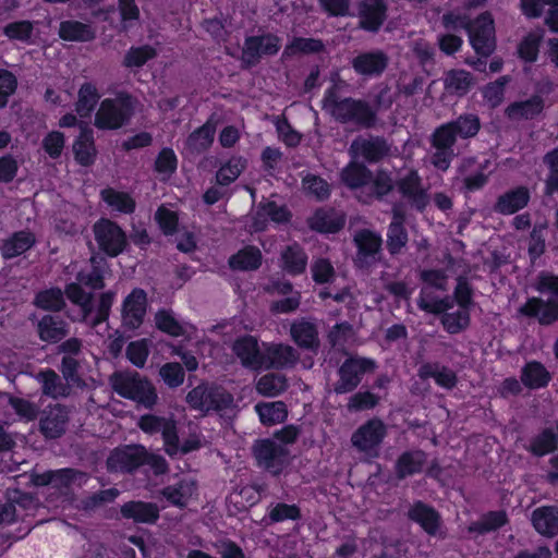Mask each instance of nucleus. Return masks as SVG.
<instances>
[{"label": "nucleus", "instance_id": "f704fd0d", "mask_svg": "<svg viewBox=\"0 0 558 558\" xmlns=\"http://www.w3.org/2000/svg\"><path fill=\"white\" fill-rule=\"evenodd\" d=\"M345 222L343 214L335 209H318L310 219L312 229L319 232L335 233L339 231Z\"/></svg>", "mask_w": 558, "mask_h": 558}, {"label": "nucleus", "instance_id": "13d9d810", "mask_svg": "<svg viewBox=\"0 0 558 558\" xmlns=\"http://www.w3.org/2000/svg\"><path fill=\"white\" fill-rule=\"evenodd\" d=\"M441 324L444 328L450 333H458L465 329L470 324L469 310L459 308L453 313H445L441 316Z\"/></svg>", "mask_w": 558, "mask_h": 558}, {"label": "nucleus", "instance_id": "37998d69", "mask_svg": "<svg viewBox=\"0 0 558 558\" xmlns=\"http://www.w3.org/2000/svg\"><path fill=\"white\" fill-rule=\"evenodd\" d=\"M289 388L288 378L281 373H267L256 383V391L266 398H275Z\"/></svg>", "mask_w": 558, "mask_h": 558}, {"label": "nucleus", "instance_id": "7ed1b4c3", "mask_svg": "<svg viewBox=\"0 0 558 558\" xmlns=\"http://www.w3.org/2000/svg\"><path fill=\"white\" fill-rule=\"evenodd\" d=\"M535 289L539 293H550L551 298L543 300L532 296L517 310V316L534 318L538 324L548 326L558 320V276L547 271L538 274Z\"/></svg>", "mask_w": 558, "mask_h": 558}, {"label": "nucleus", "instance_id": "cd10ccee", "mask_svg": "<svg viewBox=\"0 0 558 558\" xmlns=\"http://www.w3.org/2000/svg\"><path fill=\"white\" fill-rule=\"evenodd\" d=\"M395 183L390 175L385 170H377L375 174L372 173V180L367 184L366 190L357 195L359 199L364 204H371L373 199H383L393 190Z\"/></svg>", "mask_w": 558, "mask_h": 558}, {"label": "nucleus", "instance_id": "603ef678", "mask_svg": "<svg viewBox=\"0 0 558 558\" xmlns=\"http://www.w3.org/2000/svg\"><path fill=\"white\" fill-rule=\"evenodd\" d=\"M101 198L110 207L124 214H131L135 209L134 199L124 192H119L113 189H105L101 191Z\"/></svg>", "mask_w": 558, "mask_h": 558}, {"label": "nucleus", "instance_id": "5fc2aeb1", "mask_svg": "<svg viewBox=\"0 0 558 558\" xmlns=\"http://www.w3.org/2000/svg\"><path fill=\"white\" fill-rule=\"evenodd\" d=\"M246 160L242 157H232L225 166H222L216 174V181L219 185H229L235 181L241 172L245 169Z\"/></svg>", "mask_w": 558, "mask_h": 558}, {"label": "nucleus", "instance_id": "49530a36", "mask_svg": "<svg viewBox=\"0 0 558 558\" xmlns=\"http://www.w3.org/2000/svg\"><path fill=\"white\" fill-rule=\"evenodd\" d=\"M508 522L507 513L502 510L489 511L469 525L470 533L486 534L502 527Z\"/></svg>", "mask_w": 558, "mask_h": 558}, {"label": "nucleus", "instance_id": "864d4df0", "mask_svg": "<svg viewBox=\"0 0 558 558\" xmlns=\"http://www.w3.org/2000/svg\"><path fill=\"white\" fill-rule=\"evenodd\" d=\"M35 305L45 311H61L65 305L63 292L59 288L41 291L35 298Z\"/></svg>", "mask_w": 558, "mask_h": 558}, {"label": "nucleus", "instance_id": "58836bf2", "mask_svg": "<svg viewBox=\"0 0 558 558\" xmlns=\"http://www.w3.org/2000/svg\"><path fill=\"white\" fill-rule=\"evenodd\" d=\"M262 260L260 250L248 245L229 258V266L233 270L252 271L259 268Z\"/></svg>", "mask_w": 558, "mask_h": 558}, {"label": "nucleus", "instance_id": "b1692460", "mask_svg": "<svg viewBox=\"0 0 558 558\" xmlns=\"http://www.w3.org/2000/svg\"><path fill=\"white\" fill-rule=\"evenodd\" d=\"M159 511L156 504L142 500L128 501L120 509L124 519L143 524H155L159 519Z\"/></svg>", "mask_w": 558, "mask_h": 558}, {"label": "nucleus", "instance_id": "09e8293b", "mask_svg": "<svg viewBox=\"0 0 558 558\" xmlns=\"http://www.w3.org/2000/svg\"><path fill=\"white\" fill-rule=\"evenodd\" d=\"M54 488L59 490H69L72 487L83 486L89 478L86 472L76 469L56 470Z\"/></svg>", "mask_w": 558, "mask_h": 558}, {"label": "nucleus", "instance_id": "20e7f679", "mask_svg": "<svg viewBox=\"0 0 558 558\" xmlns=\"http://www.w3.org/2000/svg\"><path fill=\"white\" fill-rule=\"evenodd\" d=\"M109 384L119 396L146 409H153L158 401L154 385L136 372H114L109 376Z\"/></svg>", "mask_w": 558, "mask_h": 558}, {"label": "nucleus", "instance_id": "0e129e2a", "mask_svg": "<svg viewBox=\"0 0 558 558\" xmlns=\"http://www.w3.org/2000/svg\"><path fill=\"white\" fill-rule=\"evenodd\" d=\"M302 184L306 193L315 196L317 199H325L330 194L329 184L315 174H307L303 179Z\"/></svg>", "mask_w": 558, "mask_h": 558}, {"label": "nucleus", "instance_id": "680f3d73", "mask_svg": "<svg viewBox=\"0 0 558 558\" xmlns=\"http://www.w3.org/2000/svg\"><path fill=\"white\" fill-rule=\"evenodd\" d=\"M159 375L169 388L181 386L185 377L181 364L174 362L163 364L159 369Z\"/></svg>", "mask_w": 558, "mask_h": 558}, {"label": "nucleus", "instance_id": "2eb2a0df", "mask_svg": "<svg viewBox=\"0 0 558 558\" xmlns=\"http://www.w3.org/2000/svg\"><path fill=\"white\" fill-rule=\"evenodd\" d=\"M386 433L385 424L379 418H372L352 434L351 442L359 451L369 453L381 444Z\"/></svg>", "mask_w": 558, "mask_h": 558}, {"label": "nucleus", "instance_id": "e433bc0d", "mask_svg": "<svg viewBox=\"0 0 558 558\" xmlns=\"http://www.w3.org/2000/svg\"><path fill=\"white\" fill-rule=\"evenodd\" d=\"M544 109V99L541 96H533L524 101L509 105L506 114L510 120H529L537 117Z\"/></svg>", "mask_w": 558, "mask_h": 558}, {"label": "nucleus", "instance_id": "aec40b11", "mask_svg": "<svg viewBox=\"0 0 558 558\" xmlns=\"http://www.w3.org/2000/svg\"><path fill=\"white\" fill-rule=\"evenodd\" d=\"M147 308V294L143 289H134L124 300L122 306V324L129 329L138 328Z\"/></svg>", "mask_w": 558, "mask_h": 558}, {"label": "nucleus", "instance_id": "4be33fe9", "mask_svg": "<svg viewBox=\"0 0 558 558\" xmlns=\"http://www.w3.org/2000/svg\"><path fill=\"white\" fill-rule=\"evenodd\" d=\"M234 354L245 367L252 369L263 368L265 364V351H260L258 341L253 336H244L236 339L232 345Z\"/></svg>", "mask_w": 558, "mask_h": 558}, {"label": "nucleus", "instance_id": "79ce46f5", "mask_svg": "<svg viewBox=\"0 0 558 558\" xmlns=\"http://www.w3.org/2000/svg\"><path fill=\"white\" fill-rule=\"evenodd\" d=\"M255 411L266 426L280 424L288 417V408L283 401L258 402Z\"/></svg>", "mask_w": 558, "mask_h": 558}, {"label": "nucleus", "instance_id": "e2e57ef3", "mask_svg": "<svg viewBox=\"0 0 558 558\" xmlns=\"http://www.w3.org/2000/svg\"><path fill=\"white\" fill-rule=\"evenodd\" d=\"M324 49L325 45L320 39L299 37L294 38L292 43L289 46H287L286 53H317L323 51Z\"/></svg>", "mask_w": 558, "mask_h": 558}, {"label": "nucleus", "instance_id": "ea45409f", "mask_svg": "<svg viewBox=\"0 0 558 558\" xmlns=\"http://www.w3.org/2000/svg\"><path fill=\"white\" fill-rule=\"evenodd\" d=\"M59 36L68 41H90L96 37V33L89 24L68 20L60 23Z\"/></svg>", "mask_w": 558, "mask_h": 558}, {"label": "nucleus", "instance_id": "338daca9", "mask_svg": "<svg viewBox=\"0 0 558 558\" xmlns=\"http://www.w3.org/2000/svg\"><path fill=\"white\" fill-rule=\"evenodd\" d=\"M557 436L551 429H545L531 444V450L536 456H544L556 448Z\"/></svg>", "mask_w": 558, "mask_h": 558}, {"label": "nucleus", "instance_id": "dca6fc26", "mask_svg": "<svg viewBox=\"0 0 558 558\" xmlns=\"http://www.w3.org/2000/svg\"><path fill=\"white\" fill-rule=\"evenodd\" d=\"M398 191L408 204L423 211L429 203L427 191L422 185V179L415 170L409 171L404 177L400 178L396 183Z\"/></svg>", "mask_w": 558, "mask_h": 558}, {"label": "nucleus", "instance_id": "a211bd4d", "mask_svg": "<svg viewBox=\"0 0 558 558\" xmlns=\"http://www.w3.org/2000/svg\"><path fill=\"white\" fill-rule=\"evenodd\" d=\"M69 410L62 404H54L46 408L39 420L40 433L49 439L61 437L69 423Z\"/></svg>", "mask_w": 558, "mask_h": 558}, {"label": "nucleus", "instance_id": "4468645a", "mask_svg": "<svg viewBox=\"0 0 558 558\" xmlns=\"http://www.w3.org/2000/svg\"><path fill=\"white\" fill-rule=\"evenodd\" d=\"M147 450L142 445H131L116 449L107 460L110 471L131 473L145 464Z\"/></svg>", "mask_w": 558, "mask_h": 558}, {"label": "nucleus", "instance_id": "393cba45", "mask_svg": "<svg viewBox=\"0 0 558 558\" xmlns=\"http://www.w3.org/2000/svg\"><path fill=\"white\" fill-rule=\"evenodd\" d=\"M530 198V190L520 185L499 195L494 204V210L501 215H512L523 209L529 204Z\"/></svg>", "mask_w": 558, "mask_h": 558}, {"label": "nucleus", "instance_id": "5701e85b", "mask_svg": "<svg viewBox=\"0 0 558 558\" xmlns=\"http://www.w3.org/2000/svg\"><path fill=\"white\" fill-rule=\"evenodd\" d=\"M264 368H292L300 360V354L293 347L283 343L270 344L265 348Z\"/></svg>", "mask_w": 558, "mask_h": 558}, {"label": "nucleus", "instance_id": "6e6d98bb", "mask_svg": "<svg viewBox=\"0 0 558 558\" xmlns=\"http://www.w3.org/2000/svg\"><path fill=\"white\" fill-rule=\"evenodd\" d=\"M409 233L405 227H388L386 234V247L391 256L399 255L407 247Z\"/></svg>", "mask_w": 558, "mask_h": 558}, {"label": "nucleus", "instance_id": "9d476101", "mask_svg": "<svg viewBox=\"0 0 558 558\" xmlns=\"http://www.w3.org/2000/svg\"><path fill=\"white\" fill-rule=\"evenodd\" d=\"M470 43L477 54L487 58L496 48L495 25L490 13L485 12L474 21H469L465 28Z\"/></svg>", "mask_w": 558, "mask_h": 558}, {"label": "nucleus", "instance_id": "7c9ffc66", "mask_svg": "<svg viewBox=\"0 0 558 558\" xmlns=\"http://www.w3.org/2000/svg\"><path fill=\"white\" fill-rule=\"evenodd\" d=\"M267 217L280 223L289 221L291 214L286 206L278 205L276 202L267 201L259 203L255 216L253 217V228L255 231L265 229Z\"/></svg>", "mask_w": 558, "mask_h": 558}, {"label": "nucleus", "instance_id": "bf43d9fd", "mask_svg": "<svg viewBox=\"0 0 558 558\" xmlns=\"http://www.w3.org/2000/svg\"><path fill=\"white\" fill-rule=\"evenodd\" d=\"M155 57L156 50L151 46L132 47L124 56L123 65L126 68H141Z\"/></svg>", "mask_w": 558, "mask_h": 558}, {"label": "nucleus", "instance_id": "4d7b16f0", "mask_svg": "<svg viewBox=\"0 0 558 558\" xmlns=\"http://www.w3.org/2000/svg\"><path fill=\"white\" fill-rule=\"evenodd\" d=\"M82 283H70L65 288V294L68 299L78 305L81 310L83 311L84 315H89L93 310V295L92 293H87L83 290L81 287Z\"/></svg>", "mask_w": 558, "mask_h": 558}, {"label": "nucleus", "instance_id": "de8ad7c7", "mask_svg": "<svg viewBox=\"0 0 558 558\" xmlns=\"http://www.w3.org/2000/svg\"><path fill=\"white\" fill-rule=\"evenodd\" d=\"M549 379V373L539 362H530L522 369L521 380L526 387L531 389L546 386Z\"/></svg>", "mask_w": 558, "mask_h": 558}, {"label": "nucleus", "instance_id": "ddd939ff", "mask_svg": "<svg viewBox=\"0 0 558 558\" xmlns=\"http://www.w3.org/2000/svg\"><path fill=\"white\" fill-rule=\"evenodd\" d=\"M349 153L353 158H363L376 163L391 155V145L381 136H357L350 145Z\"/></svg>", "mask_w": 558, "mask_h": 558}, {"label": "nucleus", "instance_id": "1a4fd4ad", "mask_svg": "<svg viewBox=\"0 0 558 558\" xmlns=\"http://www.w3.org/2000/svg\"><path fill=\"white\" fill-rule=\"evenodd\" d=\"M376 363L367 357H349L338 368L339 379L333 384V391L337 395H344L354 391L361 384L366 373H373Z\"/></svg>", "mask_w": 558, "mask_h": 558}, {"label": "nucleus", "instance_id": "052dcab7", "mask_svg": "<svg viewBox=\"0 0 558 558\" xmlns=\"http://www.w3.org/2000/svg\"><path fill=\"white\" fill-rule=\"evenodd\" d=\"M379 403V397L371 391H359L353 393L347 403L349 412H361L374 409Z\"/></svg>", "mask_w": 558, "mask_h": 558}, {"label": "nucleus", "instance_id": "bb28decb", "mask_svg": "<svg viewBox=\"0 0 558 558\" xmlns=\"http://www.w3.org/2000/svg\"><path fill=\"white\" fill-rule=\"evenodd\" d=\"M427 454L420 449L408 450L399 456L395 464L397 478L404 480L423 471Z\"/></svg>", "mask_w": 558, "mask_h": 558}, {"label": "nucleus", "instance_id": "6e6552de", "mask_svg": "<svg viewBox=\"0 0 558 558\" xmlns=\"http://www.w3.org/2000/svg\"><path fill=\"white\" fill-rule=\"evenodd\" d=\"M356 253L353 263L361 270H369L383 259V239L379 233L361 229L354 233Z\"/></svg>", "mask_w": 558, "mask_h": 558}, {"label": "nucleus", "instance_id": "a18cd8bd", "mask_svg": "<svg viewBox=\"0 0 558 558\" xmlns=\"http://www.w3.org/2000/svg\"><path fill=\"white\" fill-rule=\"evenodd\" d=\"M75 160L82 166H90L96 157L93 132L83 130L73 144Z\"/></svg>", "mask_w": 558, "mask_h": 558}, {"label": "nucleus", "instance_id": "6ab92c4d", "mask_svg": "<svg viewBox=\"0 0 558 558\" xmlns=\"http://www.w3.org/2000/svg\"><path fill=\"white\" fill-rule=\"evenodd\" d=\"M389 64L388 54L379 49L364 51L354 57L351 65L354 71L367 77L380 76Z\"/></svg>", "mask_w": 558, "mask_h": 558}, {"label": "nucleus", "instance_id": "4c0bfd02", "mask_svg": "<svg viewBox=\"0 0 558 558\" xmlns=\"http://www.w3.org/2000/svg\"><path fill=\"white\" fill-rule=\"evenodd\" d=\"M307 256L299 244H291L281 251V267L289 275L295 276L305 271Z\"/></svg>", "mask_w": 558, "mask_h": 558}, {"label": "nucleus", "instance_id": "39448f33", "mask_svg": "<svg viewBox=\"0 0 558 558\" xmlns=\"http://www.w3.org/2000/svg\"><path fill=\"white\" fill-rule=\"evenodd\" d=\"M185 401L193 410L199 411L203 415L210 411L222 412L233 407V396L225 388L201 383L187 392Z\"/></svg>", "mask_w": 558, "mask_h": 558}, {"label": "nucleus", "instance_id": "473e14b6", "mask_svg": "<svg viewBox=\"0 0 558 558\" xmlns=\"http://www.w3.org/2000/svg\"><path fill=\"white\" fill-rule=\"evenodd\" d=\"M341 181L350 190L365 191L372 180V171L363 163L351 161L341 171Z\"/></svg>", "mask_w": 558, "mask_h": 558}, {"label": "nucleus", "instance_id": "c756f323", "mask_svg": "<svg viewBox=\"0 0 558 558\" xmlns=\"http://www.w3.org/2000/svg\"><path fill=\"white\" fill-rule=\"evenodd\" d=\"M36 380L41 386V393L52 399L69 397L72 388L53 369H45L36 375Z\"/></svg>", "mask_w": 558, "mask_h": 558}, {"label": "nucleus", "instance_id": "8fccbe9b", "mask_svg": "<svg viewBox=\"0 0 558 558\" xmlns=\"http://www.w3.org/2000/svg\"><path fill=\"white\" fill-rule=\"evenodd\" d=\"M99 98L100 95L95 85L92 83H84L78 90V99L75 106L77 114L82 118L89 117Z\"/></svg>", "mask_w": 558, "mask_h": 558}, {"label": "nucleus", "instance_id": "72a5a7b5", "mask_svg": "<svg viewBox=\"0 0 558 558\" xmlns=\"http://www.w3.org/2000/svg\"><path fill=\"white\" fill-rule=\"evenodd\" d=\"M36 242L35 235L28 231L14 232L0 245L1 255L5 259L16 257L28 251Z\"/></svg>", "mask_w": 558, "mask_h": 558}, {"label": "nucleus", "instance_id": "f3484780", "mask_svg": "<svg viewBox=\"0 0 558 558\" xmlns=\"http://www.w3.org/2000/svg\"><path fill=\"white\" fill-rule=\"evenodd\" d=\"M387 11L385 0H361L357 4L359 27L377 33L387 19Z\"/></svg>", "mask_w": 558, "mask_h": 558}, {"label": "nucleus", "instance_id": "2f4dec72", "mask_svg": "<svg viewBox=\"0 0 558 558\" xmlns=\"http://www.w3.org/2000/svg\"><path fill=\"white\" fill-rule=\"evenodd\" d=\"M68 327V323L61 317L45 315L37 325V331L40 340L56 343L69 333Z\"/></svg>", "mask_w": 558, "mask_h": 558}, {"label": "nucleus", "instance_id": "9b49d317", "mask_svg": "<svg viewBox=\"0 0 558 558\" xmlns=\"http://www.w3.org/2000/svg\"><path fill=\"white\" fill-rule=\"evenodd\" d=\"M95 240L101 251L109 256H118L126 245V235L113 221L101 218L93 226Z\"/></svg>", "mask_w": 558, "mask_h": 558}, {"label": "nucleus", "instance_id": "a19ab883", "mask_svg": "<svg viewBox=\"0 0 558 558\" xmlns=\"http://www.w3.org/2000/svg\"><path fill=\"white\" fill-rule=\"evenodd\" d=\"M196 490V483L192 480H181L175 485H170L161 490V495L173 506L184 508L187 500Z\"/></svg>", "mask_w": 558, "mask_h": 558}, {"label": "nucleus", "instance_id": "412c9836", "mask_svg": "<svg viewBox=\"0 0 558 558\" xmlns=\"http://www.w3.org/2000/svg\"><path fill=\"white\" fill-rule=\"evenodd\" d=\"M290 336L301 349L316 353L320 347L317 325L311 319L294 320L290 327Z\"/></svg>", "mask_w": 558, "mask_h": 558}, {"label": "nucleus", "instance_id": "423d86ee", "mask_svg": "<svg viewBox=\"0 0 558 558\" xmlns=\"http://www.w3.org/2000/svg\"><path fill=\"white\" fill-rule=\"evenodd\" d=\"M256 463L272 475H279L290 463L289 449L275 439H258L252 446Z\"/></svg>", "mask_w": 558, "mask_h": 558}, {"label": "nucleus", "instance_id": "f257e3e1", "mask_svg": "<svg viewBox=\"0 0 558 558\" xmlns=\"http://www.w3.org/2000/svg\"><path fill=\"white\" fill-rule=\"evenodd\" d=\"M481 130V120L474 113H463L457 119L437 126L429 136L433 151L430 163L440 171H447L452 160L458 156L454 147L458 140L474 138Z\"/></svg>", "mask_w": 558, "mask_h": 558}, {"label": "nucleus", "instance_id": "c9c22d12", "mask_svg": "<svg viewBox=\"0 0 558 558\" xmlns=\"http://www.w3.org/2000/svg\"><path fill=\"white\" fill-rule=\"evenodd\" d=\"M474 84L473 75L465 70H450L445 74L444 87L447 94L462 97Z\"/></svg>", "mask_w": 558, "mask_h": 558}, {"label": "nucleus", "instance_id": "774afa93", "mask_svg": "<svg viewBox=\"0 0 558 558\" xmlns=\"http://www.w3.org/2000/svg\"><path fill=\"white\" fill-rule=\"evenodd\" d=\"M544 163L549 168L546 179V193L553 194L558 191V148L548 151L544 156Z\"/></svg>", "mask_w": 558, "mask_h": 558}, {"label": "nucleus", "instance_id": "a878e982", "mask_svg": "<svg viewBox=\"0 0 558 558\" xmlns=\"http://www.w3.org/2000/svg\"><path fill=\"white\" fill-rule=\"evenodd\" d=\"M408 518L420 524L428 535H436L441 522L440 514L423 501H415L410 507Z\"/></svg>", "mask_w": 558, "mask_h": 558}, {"label": "nucleus", "instance_id": "0eeeda50", "mask_svg": "<svg viewBox=\"0 0 558 558\" xmlns=\"http://www.w3.org/2000/svg\"><path fill=\"white\" fill-rule=\"evenodd\" d=\"M133 113L132 98L122 96L101 101L95 114V126L100 130H117L129 121Z\"/></svg>", "mask_w": 558, "mask_h": 558}, {"label": "nucleus", "instance_id": "c03bdc74", "mask_svg": "<svg viewBox=\"0 0 558 558\" xmlns=\"http://www.w3.org/2000/svg\"><path fill=\"white\" fill-rule=\"evenodd\" d=\"M215 132V125L209 122H206L189 135L185 142L186 149L191 154L198 155L204 153L213 144Z\"/></svg>", "mask_w": 558, "mask_h": 558}, {"label": "nucleus", "instance_id": "f03ea898", "mask_svg": "<svg viewBox=\"0 0 558 558\" xmlns=\"http://www.w3.org/2000/svg\"><path fill=\"white\" fill-rule=\"evenodd\" d=\"M341 82H335L325 93L323 109L337 122L352 124L360 129H371L376 124V111L363 100L341 97Z\"/></svg>", "mask_w": 558, "mask_h": 558}, {"label": "nucleus", "instance_id": "f8f14e48", "mask_svg": "<svg viewBox=\"0 0 558 558\" xmlns=\"http://www.w3.org/2000/svg\"><path fill=\"white\" fill-rule=\"evenodd\" d=\"M280 49V39L274 34L250 36L245 39L241 61L245 68L256 65L265 56H274Z\"/></svg>", "mask_w": 558, "mask_h": 558}, {"label": "nucleus", "instance_id": "3c124183", "mask_svg": "<svg viewBox=\"0 0 558 558\" xmlns=\"http://www.w3.org/2000/svg\"><path fill=\"white\" fill-rule=\"evenodd\" d=\"M301 519V510L296 505L278 502L269 507L268 515L263 519L265 525L283 522L286 520L296 521Z\"/></svg>", "mask_w": 558, "mask_h": 558}, {"label": "nucleus", "instance_id": "c85d7f7f", "mask_svg": "<svg viewBox=\"0 0 558 558\" xmlns=\"http://www.w3.org/2000/svg\"><path fill=\"white\" fill-rule=\"evenodd\" d=\"M532 524L537 533L546 537L558 535V507L543 506L532 512Z\"/></svg>", "mask_w": 558, "mask_h": 558}, {"label": "nucleus", "instance_id": "69168bd1", "mask_svg": "<svg viewBox=\"0 0 558 558\" xmlns=\"http://www.w3.org/2000/svg\"><path fill=\"white\" fill-rule=\"evenodd\" d=\"M80 366V362L74 356L64 355L61 361L60 372L63 379L71 388L72 386H81L83 384V380L78 375Z\"/></svg>", "mask_w": 558, "mask_h": 558}]
</instances>
